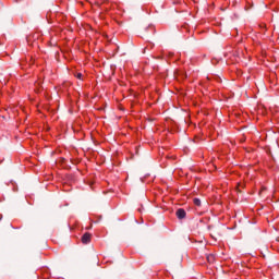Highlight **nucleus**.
Instances as JSON below:
<instances>
[{
	"mask_svg": "<svg viewBox=\"0 0 279 279\" xmlns=\"http://www.w3.org/2000/svg\"><path fill=\"white\" fill-rule=\"evenodd\" d=\"M175 215H177V219H186V210L184 208H179L177 211H175Z\"/></svg>",
	"mask_w": 279,
	"mask_h": 279,
	"instance_id": "f257e3e1",
	"label": "nucleus"
},
{
	"mask_svg": "<svg viewBox=\"0 0 279 279\" xmlns=\"http://www.w3.org/2000/svg\"><path fill=\"white\" fill-rule=\"evenodd\" d=\"M90 233H88V232H86V233H84L83 235H82V243L84 244V245H88V243H90Z\"/></svg>",
	"mask_w": 279,
	"mask_h": 279,
	"instance_id": "f03ea898",
	"label": "nucleus"
},
{
	"mask_svg": "<svg viewBox=\"0 0 279 279\" xmlns=\"http://www.w3.org/2000/svg\"><path fill=\"white\" fill-rule=\"evenodd\" d=\"M193 202H194V206H202V199L194 198Z\"/></svg>",
	"mask_w": 279,
	"mask_h": 279,
	"instance_id": "7ed1b4c3",
	"label": "nucleus"
},
{
	"mask_svg": "<svg viewBox=\"0 0 279 279\" xmlns=\"http://www.w3.org/2000/svg\"><path fill=\"white\" fill-rule=\"evenodd\" d=\"M82 77H83L82 73H77V74H76V78H77V80H82Z\"/></svg>",
	"mask_w": 279,
	"mask_h": 279,
	"instance_id": "20e7f679",
	"label": "nucleus"
},
{
	"mask_svg": "<svg viewBox=\"0 0 279 279\" xmlns=\"http://www.w3.org/2000/svg\"><path fill=\"white\" fill-rule=\"evenodd\" d=\"M99 221H101V216H99V218H98V221H97V222H99Z\"/></svg>",
	"mask_w": 279,
	"mask_h": 279,
	"instance_id": "39448f33",
	"label": "nucleus"
},
{
	"mask_svg": "<svg viewBox=\"0 0 279 279\" xmlns=\"http://www.w3.org/2000/svg\"><path fill=\"white\" fill-rule=\"evenodd\" d=\"M151 27H146V29H150Z\"/></svg>",
	"mask_w": 279,
	"mask_h": 279,
	"instance_id": "423d86ee",
	"label": "nucleus"
}]
</instances>
